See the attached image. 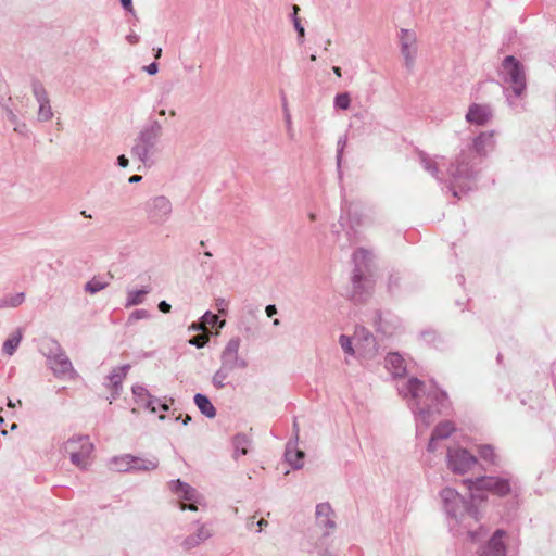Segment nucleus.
Returning <instances> with one entry per match:
<instances>
[{
    "mask_svg": "<svg viewBox=\"0 0 556 556\" xmlns=\"http://www.w3.org/2000/svg\"><path fill=\"white\" fill-rule=\"evenodd\" d=\"M443 508L448 517V527L455 534L467 533L471 541H477L479 533L472 530L473 523L479 522L480 511L465 500L455 489L444 488L440 492Z\"/></svg>",
    "mask_w": 556,
    "mask_h": 556,
    "instance_id": "obj_1",
    "label": "nucleus"
},
{
    "mask_svg": "<svg viewBox=\"0 0 556 556\" xmlns=\"http://www.w3.org/2000/svg\"><path fill=\"white\" fill-rule=\"evenodd\" d=\"M498 77L506 101L513 108L518 106L527 92V76L523 64L513 55H507L498 68Z\"/></svg>",
    "mask_w": 556,
    "mask_h": 556,
    "instance_id": "obj_2",
    "label": "nucleus"
},
{
    "mask_svg": "<svg viewBox=\"0 0 556 556\" xmlns=\"http://www.w3.org/2000/svg\"><path fill=\"white\" fill-rule=\"evenodd\" d=\"M397 390L404 399L409 400V406L416 415L417 422L428 427L433 406L431 400L427 399L429 386L417 378H410L402 386H397Z\"/></svg>",
    "mask_w": 556,
    "mask_h": 556,
    "instance_id": "obj_3",
    "label": "nucleus"
},
{
    "mask_svg": "<svg viewBox=\"0 0 556 556\" xmlns=\"http://www.w3.org/2000/svg\"><path fill=\"white\" fill-rule=\"evenodd\" d=\"M163 127L159 121H150L146 124L137 137L131 148V155L138 159L144 165L152 164V155L157 150V143L162 137Z\"/></svg>",
    "mask_w": 556,
    "mask_h": 556,
    "instance_id": "obj_4",
    "label": "nucleus"
},
{
    "mask_svg": "<svg viewBox=\"0 0 556 556\" xmlns=\"http://www.w3.org/2000/svg\"><path fill=\"white\" fill-rule=\"evenodd\" d=\"M370 260V252L361 248L353 253L354 269L352 276V292L351 299L355 303L365 302L371 294L374 283L365 277L364 268Z\"/></svg>",
    "mask_w": 556,
    "mask_h": 556,
    "instance_id": "obj_5",
    "label": "nucleus"
},
{
    "mask_svg": "<svg viewBox=\"0 0 556 556\" xmlns=\"http://www.w3.org/2000/svg\"><path fill=\"white\" fill-rule=\"evenodd\" d=\"M476 159L471 149H463L450 163L447 174L454 184L471 181L476 178L478 174Z\"/></svg>",
    "mask_w": 556,
    "mask_h": 556,
    "instance_id": "obj_6",
    "label": "nucleus"
},
{
    "mask_svg": "<svg viewBox=\"0 0 556 556\" xmlns=\"http://www.w3.org/2000/svg\"><path fill=\"white\" fill-rule=\"evenodd\" d=\"M43 355L47 358V364L49 368L52 370L54 376L56 377H65L71 376L74 377L76 375V371L72 365L71 359L66 355L63 348L60 345V343L54 340L50 339L45 345H43Z\"/></svg>",
    "mask_w": 556,
    "mask_h": 556,
    "instance_id": "obj_7",
    "label": "nucleus"
},
{
    "mask_svg": "<svg viewBox=\"0 0 556 556\" xmlns=\"http://www.w3.org/2000/svg\"><path fill=\"white\" fill-rule=\"evenodd\" d=\"M144 213L150 225L163 226L172 218V201L165 195L152 197L144 203Z\"/></svg>",
    "mask_w": 556,
    "mask_h": 556,
    "instance_id": "obj_8",
    "label": "nucleus"
},
{
    "mask_svg": "<svg viewBox=\"0 0 556 556\" xmlns=\"http://www.w3.org/2000/svg\"><path fill=\"white\" fill-rule=\"evenodd\" d=\"M63 450L70 455L72 464L81 469H86L88 458L93 451V444L90 442L88 435H75L64 443Z\"/></svg>",
    "mask_w": 556,
    "mask_h": 556,
    "instance_id": "obj_9",
    "label": "nucleus"
},
{
    "mask_svg": "<svg viewBox=\"0 0 556 556\" xmlns=\"http://www.w3.org/2000/svg\"><path fill=\"white\" fill-rule=\"evenodd\" d=\"M464 483L468 485L470 490L489 491L500 497H504L511 492L510 480L501 477H480L475 480L466 479Z\"/></svg>",
    "mask_w": 556,
    "mask_h": 556,
    "instance_id": "obj_10",
    "label": "nucleus"
},
{
    "mask_svg": "<svg viewBox=\"0 0 556 556\" xmlns=\"http://www.w3.org/2000/svg\"><path fill=\"white\" fill-rule=\"evenodd\" d=\"M241 339L239 337L231 338L220 354V369L230 376L235 369H244L248 362L239 356Z\"/></svg>",
    "mask_w": 556,
    "mask_h": 556,
    "instance_id": "obj_11",
    "label": "nucleus"
},
{
    "mask_svg": "<svg viewBox=\"0 0 556 556\" xmlns=\"http://www.w3.org/2000/svg\"><path fill=\"white\" fill-rule=\"evenodd\" d=\"M446 463L452 472L464 475L470 471L477 464V457L466 448L453 446L447 448Z\"/></svg>",
    "mask_w": 556,
    "mask_h": 556,
    "instance_id": "obj_12",
    "label": "nucleus"
},
{
    "mask_svg": "<svg viewBox=\"0 0 556 556\" xmlns=\"http://www.w3.org/2000/svg\"><path fill=\"white\" fill-rule=\"evenodd\" d=\"M401 54L404 58L405 67L412 71L418 54V39L414 30L402 28L399 31Z\"/></svg>",
    "mask_w": 556,
    "mask_h": 556,
    "instance_id": "obj_13",
    "label": "nucleus"
},
{
    "mask_svg": "<svg viewBox=\"0 0 556 556\" xmlns=\"http://www.w3.org/2000/svg\"><path fill=\"white\" fill-rule=\"evenodd\" d=\"M495 148V132L494 130L480 132L472 139L471 149L473 155L479 159L486 157L488 154Z\"/></svg>",
    "mask_w": 556,
    "mask_h": 556,
    "instance_id": "obj_14",
    "label": "nucleus"
},
{
    "mask_svg": "<svg viewBox=\"0 0 556 556\" xmlns=\"http://www.w3.org/2000/svg\"><path fill=\"white\" fill-rule=\"evenodd\" d=\"M493 117V111L488 104L472 103L469 105L465 119L476 126H485Z\"/></svg>",
    "mask_w": 556,
    "mask_h": 556,
    "instance_id": "obj_15",
    "label": "nucleus"
},
{
    "mask_svg": "<svg viewBox=\"0 0 556 556\" xmlns=\"http://www.w3.org/2000/svg\"><path fill=\"white\" fill-rule=\"evenodd\" d=\"M316 522L317 526L324 528V536H328L336 528L334 511L329 503H320L316 506Z\"/></svg>",
    "mask_w": 556,
    "mask_h": 556,
    "instance_id": "obj_16",
    "label": "nucleus"
},
{
    "mask_svg": "<svg viewBox=\"0 0 556 556\" xmlns=\"http://www.w3.org/2000/svg\"><path fill=\"white\" fill-rule=\"evenodd\" d=\"M129 369L130 365L125 364L123 366L115 367L108 376L109 383L105 386L106 388L111 389V396L113 400H116L121 395L122 383L126 378Z\"/></svg>",
    "mask_w": 556,
    "mask_h": 556,
    "instance_id": "obj_17",
    "label": "nucleus"
},
{
    "mask_svg": "<svg viewBox=\"0 0 556 556\" xmlns=\"http://www.w3.org/2000/svg\"><path fill=\"white\" fill-rule=\"evenodd\" d=\"M505 534L504 530H496L479 556H506V545L503 542Z\"/></svg>",
    "mask_w": 556,
    "mask_h": 556,
    "instance_id": "obj_18",
    "label": "nucleus"
},
{
    "mask_svg": "<svg viewBox=\"0 0 556 556\" xmlns=\"http://www.w3.org/2000/svg\"><path fill=\"white\" fill-rule=\"evenodd\" d=\"M131 391H132V394L135 397V402L139 406H142V407L151 410L152 413L156 412L155 403H160V399L151 395L146 387L140 386V384H135V386H132Z\"/></svg>",
    "mask_w": 556,
    "mask_h": 556,
    "instance_id": "obj_19",
    "label": "nucleus"
},
{
    "mask_svg": "<svg viewBox=\"0 0 556 556\" xmlns=\"http://www.w3.org/2000/svg\"><path fill=\"white\" fill-rule=\"evenodd\" d=\"M454 431L455 426L448 420L438 424L432 431L427 450L431 453L434 452L437 450L435 442L438 440H445L450 438Z\"/></svg>",
    "mask_w": 556,
    "mask_h": 556,
    "instance_id": "obj_20",
    "label": "nucleus"
},
{
    "mask_svg": "<svg viewBox=\"0 0 556 556\" xmlns=\"http://www.w3.org/2000/svg\"><path fill=\"white\" fill-rule=\"evenodd\" d=\"M170 490L185 501L199 502L200 500V494L198 491L179 479L170 482Z\"/></svg>",
    "mask_w": 556,
    "mask_h": 556,
    "instance_id": "obj_21",
    "label": "nucleus"
},
{
    "mask_svg": "<svg viewBox=\"0 0 556 556\" xmlns=\"http://www.w3.org/2000/svg\"><path fill=\"white\" fill-rule=\"evenodd\" d=\"M427 399L431 400V403L433 404L432 409L438 412H440L441 408L448 406L447 393L443 390H440L434 381H431L429 384Z\"/></svg>",
    "mask_w": 556,
    "mask_h": 556,
    "instance_id": "obj_22",
    "label": "nucleus"
},
{
    "mask_svg": "<svg viewBox=\"0 0 556 556\" xmlns=\"http://www.w3.org/2000/svg\"><path fill=\"white\" fill-rule=\"evenodd\" d=\"M384 362L386 368L393 377H402L406 372L405 361L399 353H389Z\"/></svg>",
    "mask_w": 556,
    "mask_h": 556,
    "instance_id": "obj_23",
    "label": "nucleus"
},
{
    "mask_svg": "<svg viewBox=\"0 0 556 556\" xmlns=\"http://www.w3.org/2000/svg\"><path fill=\"white\" fill-rule=\"evenodd\" d=\"M298 443L295 442H288L286 446L285 452V458L286 462L293 468V469H301L303 467V458L305 456L304 452L301 450H298Z\"/></svg>",
    "mask_w": 556,
    "mask_h": 556,
    "instance_id": "obj_24",
    "label": "nucleus"
},
{
    "mask_svg": "<svg viewBox=\"0 0 556 556\" xmlns=\"http://www.w3.org/2000/svg\"><path fill=\"white\" fill-rule=\"evenodd\" d=\"M417 155H418V160H419L421 166L424 167V169L426 172L430 173L435 179L441 181L442 178L440 177L439 164L437 161V159H439V156H435L433 159L424 151H418ZM440 159H443V156H440Z\"/></svg>",
    "mask_w": 556,
    "mask_h": 556,
    "instance_id": "obj_25",
    "label": "nucleus"
},
{
    "mask_svg": "<svg viewBox=\"0 0 556 556\" xmlns=\"http://www.w3.org/2000/svg\"><path fill=\"white\" fill-rule=\"evenodd\" d=\"M212 536L211 531L204 526L200 525L197 529V533L193 535L187 536L182 546L186 549H191L201 544L202 542L206 541Z\"/></svg>",
    "mask_w": 556,
    "mask_h": 556,
    "instance_id": "obj_26",
    "label": "nucleus"
},
{
    "mask_svg": "<svg viewBox=\"0 0 556 556\" xmlns=\"http://www.w3.org/2000/svg\"><path fill=\"white\" fill-rule=\"evenodd\" d=\"M251 439L244 433H238L232 438L233 457L238 459L240 456L247 455L251 446Z\"/></svg>",
    "mask_w": 556,
    "mask_h": 556,
    "instance_id": "obj_27",
    "label": "nucleus"
},
{
    "mask_svg": "<svg viewBox=\"0 0 556 556\" xmlns=\"http://www.w3.org/2000/svg\"><path fill=\"white\" fill-rule=\"evenodd\" d=\"M193 401L202 415L207 418H214L216 416V408L206 395L197 393L193 397Z\"/></svg>",
    "mask_w": 556,
    "mask_h": 556,
    "instance_id": "obj_28",
    "label": "nucleus"
},
{
    "mask_svg": "<svg viewBox=\"0 0 556 556\" xmlns=\"http://www.w3.org/2000/svg\"><path fill=\"white\" fill-rule=\"evenodd\" d=\"M3 111L5 112V115L8 119L13 124L14 128L13 130L22 136L27 137L29 134V129L26 125V123L20 121L17 115L14 113V111L7 104L1 105Z\"/></svg>",
    "mask_w": 556,
    "mask_h": 556,
    "instance_id": "obj_29",
    "label": "nucleus"
},
{
    "mask_svg": "<svg viewBox=\"0 0 556 556\" xmlns=\"http://www.w3.org/2000/svg\"><path fill=\"white\" fill-rule=\"evenodd\" d=\"M131 472L152 471L157 468L159 459L156 457L141 458L134 456V463H131Z\"/></svg>",
    "mask_w": 556,
    "mask_h": 556,
    "instance_id": "obj_30",
    "label": "nucleus"
},
{
    "mask_svg": "<svg viewBox=\"0 0 556 556\" xmlns=\"http://www.w3.org/2000/svg\"><path fill=\"white\" fill-rule=\"evenodd\" d=\"M131 463H134V455L131 454L115 456L111 459V465L118 472H131Z\"/></svg>",
    "mask_w": 556,
    "mask_h": 556,
    "instance_id": "obj_31",
    "label": "nucleus"
},
{
    "mask_svg": "<svg viewBox=\"0 0 556 556\" xmlns=\"http://www.w3.org/2000/svg\"><path fill=\"white\" fill-rule=\"evenodd\" d=\"M31 92L34 98L36 99L38 106L48 104L50 101L48 91L46 90L43 84L38 79L31 80Z\"/></svg>",
    "mask_w": 556,
    "mask_h": 556,
    "instance_id": "obj_32",
    "label": "nucleus"
},
{
    "mask_svg": "<svg viewBox=\"0 0 556 556\" xmlns=\"http://www.w3.org/2000/svg\"><path fill=\"white\" fill-rule=\"evenodd\" d=\"M150 292L149 287H143L140 290H128L125 307H131L144 302L146 295Z\"/></svg>",
    "mask_w": 556,
    "mask_h": 556,
    "instance_id": "obj_33",
    "label": "nucleus"
},
{
    "mask_svg": "<svg viewBox=\"0 0 556 556\" xmlns=\"http://www.w3.org/2000/svg\"><path fill=\"white\" fill-rule=\"evenodd\" d=\"M22 338H23V333H22V329H16V331L10 337L8 338L4 343H3V353L8 354V355H13L16 351V349L18 348L21 341H22Z\"/></svg>",
    "mask_w": 556,
    "mask_h": 556,
    "instance_id": "obj_34",
    "label": "nucleus"
},
{
    "mask_svg": "<svg viewBox=\"0 0 556 556\" xmlns=\"http://www.w3.org/2000/svg\"><path fill=\"white\" fill-rule=\"evenodd\" d=\"M25 301V293L18 292L15 294H9L0 300V308L17 307Z\"/></svg>",
    "mask_w": 556,
    "mask_h": 556,
    "instance_id": "obj_35",
    "label": "nucleus"
},
{
    "mask_svg": "<svg viewBox=\"0 0 556 556\" xmlns=\"http://www.w3.org/2000/svg\"><path fill=\"white\" fill-rule=\"evenodd\" d=\"M292 11L293 12L290 15V17H291L293 26H294V28H295V30L298 33V39L302 43L303 39H304V36H305V29L302 26L300 18L298 17V12L300 11V8L296 4H294L292 7Z\"/></svg>",
    "mask_w": 556,
    "mask_h": 556,
    "instance_id": "obj_36",
    "label": "nucleus"
},
{
    "mask_svg": "<svg viewBox=\"0 0 556 556\" xmlns=\"http://www.w3.org/2000/svg\"><path fill=\"white\" fill-rule=\"evenodd\" d=\"M479 456L490 464L497 465V457L492 445H481L478 450Z\"/></svg>",
    "mask_w": 556,
    "mask_h": 556,
    "instance_id": "obj_37",
    "label": "nucleus"
},
{
    "mask_svg": "<svg viewBox=\"0 0 556 556\" xmlns=\"http://www.w3.org/2000/svg\"><path fill=\"white\" fill-rule=\"evenodd\" d=\"M402 278L397 271H392L388 276L387 289L388 292L394 294L401 288Z\"/></svg>",
    "mask_w": 556,
    "mask_h": 556,
    "instance_id": "obj_38",
    "label": "nucleus"
},
{
    "mask_svg": "<svg viewBox=\"0 0 556 556\" xmlns=\"http://www.w3.org/2000/svg\"><path fill=\"white\" fill-rule=\"evenodd\" d=\"M109 286V282L102 281L100 278H92L85 285V291L94 294Z\"/></svg>",
    "mask_w": 556,
    "mask_h": 556,
    "instance_id": "obj_39",
    "label": "nucleus"
},
{
    "mask_svg": "<svg viewBox=\"0 0 556 556\" xmlns=\"http://www.w3.org/2000/svg\"><path fill=\"white\" fill-rule=\"evenodd\" d=\"M52 117H53V110L51 106V102H49L48 104L38 106L37 121L39 123H47V122L51 121Z\"/></svg>",
    "mask_w": 556,
    "mask_h": 556,
    "instance_id": "obj_40",
    "label": "nucleus"
},
{
    "mask_svg": "<svg viewBox=\"0 0 556 556\" xmlns=\"http://www.w3.org/2000/svg\"><path fill=\"white\" fill-rule=\"evenodd\" d=\"M334 106L340 110H348L351 104V98L348 92L338 93L334 97Z\"/></svg>",
    "mask_w": 556,
    "mask_h": 556,
    "instance_id": "obj_41",
    "label": "nucleus"
},
{
    "mask_svg": "<svg viewBox=\"0 0 556 556\" xmlns=\"http://www.w3.org/2000/svg\"><path fill=\"white\" fill-rule=\"evenodd\" d=\"M229 375L223 371L220 368L213 375L212 383L216 389H223L227 382Z\"/></svg>",
    "mask_w": 556,
    "mask_h": 556,
    "instance_id": "obj_42",
    "label": "nucleus"
},
{
    "mask_svg": "<svg viewBox=\"0 0 556 556\" xmlns=\"http://www.w3.org/2000/svg\"><path fill=\"white\" fill-rule=\"evenodd\" d=\"M339 343L342 348V350L344 351V353L349 354V355H354L355 351L353 349V345H352V339L351 337L349 336H345V334H341L340 338H339Z\"/></svg>",
    "mask_w": 556,
    "mask_h": 556,
    "instance_id": "obj_43",
    "label": "nucleus"
},
{
    "mask_svg": "<svg viewBox=\"0 0 556 556\" xmlns=\"http://www.w3.org/2000/svg\"><path fill=\"white\" fill-rule=\"evenodd\" d=\"M150 313L147 309H136L128 317V324H134L140 319H148Z\"/></svg>",
    "mask_w": 556,
    "mask_h": 556,
    "instance_id": "obj_44",
    "label": "nucleus"
},
{
    "mask_svg": "<svg viewBox=\"0 0 556 556\" xmlns=\"http://www.w3.org/2000/svg\"><path fill=\"white\" fill-rule=\"evenodd\" d=\"M356 334L358 337H362V339L364 340V342L368 345V346H371L372 350H375V338L374 336L367 331L365 328H361L359 330L356 331Z\"/></svg>",
    "mask_w": 556,
    "mask_h": 556,
    "instance_id": "obj_45",
    "label": "nucleus"
},
{
    "mask_svg": "<svg viewBox=\"0 0 556 556\" xmlns=\"http://www.w3.org/2000/svg\"><path fill=\"white\" fill-rule=\"evenodd\" d=\"M348 139L346 136L341 137L337 142V165L338 167L341 166L342 157H343V150L346 146Z\"/></svg>",
    "mask_w": 556,
    "mask_h": 556,
    "instance_id": "obj_46",
    "label": "nucleus"
},
{
    "mask_svg": "<svg viewBox=\"0 0 556 556\" xmlns=\"http://www.w3.org/2000/svg\"><path fill=\"white\" fill-rule=\"evenodd\" d=\"M189 344L197 346L198 349L203 348L208 342V337L205 334H198L189 339Z\"/></svg>",
    "mask_w": 556,
    "mask_h": 556,
    "instance_id": "obj_47",
    "label": "nucleus"
},
{
    "mask_svg": "<svg viewBox=\"0 0 556 556\" xmlns=\"http://www.w3.org/2000/svg\"><path fill=\"white\" fill-rule=\"evenodd\" d=\"M201 319L204 325L208 324V325L214 326L218 323V316L215 314H212L210 311L205 312Z\"/></svg>",
    "mask_w": 556,
    "mask_h": 556,
    "instance_id": "obj_48",
    "label": "nucleus"
},
{
    "mask_svg": "<svg viewBox=\"0 0 556 556\" xmlns=\"http://www.w3.org/2000/svg\"><path fill=\"white\" fill-rule=\"evenodd\" d=\"M216 307L220 314L225 315V314H227L228 302L225 299L219 298L216 300Z\"/></svg>",
    "mask_w": 556,
    "mask_h": 556,
    "instance_id": "obj_49",
    "label": "nucleus"
},
{
    "mask_svg": "<svg viewBox=\"0 0 556 556\" xmlns=\"http://www.w3.org/2000/svg\"><path fill=\"white\" fill-rule=\"evenodd\" d=\"M143 70L149 74V75H155L157 72H159V65L153 62L151 63L150 65L148 66H144Z\"/></svg>",
    "mask_w": 556,
    "mask_h": 556,
    "instance_id": "obj_50",
    "label": "nucleus"
},
{
    "mask_svg": "<svg viewBox=\"0 0 556 556\" xmlns=\"http://www.w3.org/2000/svg\"><path fill=\"white\" fill-rule=\"evenodd\" d=\"M299 432H300L299 424H298L296 418H294V420H293V440L291 442L298 443Z\"/></svg>",
    "mask_w": 556,
    "mask_h": 556,
    "instance_id": "obj_51",
    "label": "nucleus"
},
{
    "mask_svg": "<svg viewBox=\"0 0 556 556\" xmlns=\"http://www.w3.org/2000/svg\"><path fill=\"white\" fill-rule=\"evenodd\" d=\"M170 308H172L170 304H169V303H167L166 301H161V302L159 303V309H160L162 313H165V314H166V313H169V312H170Z\"/></svg>",
    "mask_w": 556,
    "mask_h": 556,
    "instance_id": "obj_52",
    "label": "nucleus"
},
{
    "mask_svg": "<svg viewBox=\"0 0 556 556\" xmlns=\"http://www.w3.org/2000/svg\"><path fill=\"white\" fill-rule=\"evenodd\" d=\"M197 503L198 502H190V504H179V508L181 510H186V509H189V510H197L198 507H197Z\"/></svg>",
    "mask_w": 556,
    "mask_h": 556,
    "instance_id": "obj_53",
    "label": "nucleus"
},
{
    "mask_svg": "<svg viewBox=\"0 0 556 556\" xmlns=\"http://www.w3.org/2000/svg\"><path fill=\"white\" fill-rule=\"evenodd\" d=\"M126 40L130 43V45H136L139 42L140 40V37L135 34V33H131L129 35L126 36Z\"/></svg>",
    "mask_w": 556,
    "mask_h": 556,
    "instance_id": "obj_54",
    "label": "nucleus"
},
{
    "mask_svg": "<svg viewBox=\"0 0 556 556\" xmlns=\"http://www.w3.org/2000/svg\"><path fill=\"white\" fill-rule=\"evenodd\" d=\"M265 312L268 317H273L274 315L277 314V308L274 304H269L266 306Z\"/></svg>",
    "mask_w": 556,
    "mask_h": 556,
    "instance_id": "obj_55",
    "label": "nucleus"
},
{
    "mask_svg": "<svg viewBox=\"0 0 556 556\" xmlns=\"http://www.w3.org/2000/svg\"><path fill=\"white\" fill-rule=\"evenodd\" d=\"M128 159L125 155H119L117 157V165L121 167H127L128 166Z\"/></svg>",
    "mask_w": 556,
    "mask_h": 556,
    "instance_id": "obj_56",
    "label": "nucleus"
},
{
    "mask_svg": "<svg viewBox=\"0 0 556 556\" xmlns=\"http://www.w3.org/2000/svg\"><path fill=\"white\" fill-rule=\"evenodd\" d=\"M119 1H121L122 7H123L126 11H129V12H132V11H134L131 0H119Z\"/></svg>",
    "mask_w": 556,
    "mask_h": 556,
    "instance_id": "obj_57",
    "label": "nucleus"
},
{
    "mask_svg": "<svg viewBox=\"0 0 556 556\" xmlns=\"http://www.w3.org/2000/svg\"><path fill=\"white\" fill-rule=\"evenodd\" d=\"M422 337L427 341H432L437 337V333L434 331H425V332H422Z\"/></svg>",
    "mask_w": 556,
    "mask_h": 556,
    "instance_id": "obj_58",
    "label": "nucleus"
},
{
    "mask_svg": "<svg viewBox=\"0 0 556 556\" xmlns=\"http://www.w3.org/2000/svg\"><path fill=\"white\" fill-rule=\"evenodd\" d=\"M189 330L191 331H199V330H204V324H198V323H193L189 326Z\"/></svg>",
    "mask_w": 556,
    "mask_h": 556,
    "instance_id": "obj_59",
    "label": "nucleus"
},
{
    "mask_svg": "<svg viewBox=\"0 0 556 556\" xmlns=\"http://www.w3.org/2000/svg\"><path fill=\"white\" fill-rule=\"evenodd\" d=\"M240 325L242 327V330L247 333H252L254 330V328L251 325L245 324L244 320H241Z\"/></svg>",
    "mask_w": 556,
    "mask_h": 556,
    "instance_id": "obj_60",
    "label": "nucleus"
},
{
    "mask_svg": "<svg viewBox=\"0 0 556 556\" xmlns=\"http://www.w3.org/2000/svg\"><path fill=\"white\" fill-rule=\"evenodd\" d=\"M141 179H142V177H141V176H139V175H132V176L129 178V180H128V181H129L130 184H137V182L141 181Z\"/></svg>",
    "mask_w": 556,
    "mask_h": 556,
    "instance_id": "obj_61",
    "label": "nucleus"
},
{
    "mask_svg": "<svg viewBox=\"0 0 556 556\" xmlns=\"http://www.w3.org/2000/svg\"><path fill=\"white\" fill-rule=\"evenodd\" d=\"M381 320H382L381 314H380V313H378V314H377V320H376L377 328H378V330H381V331L386 332V331L382 329V327H381Z\"/></svg>",
    "mask_w": 556,
    "mask_h": 556,
    "instance_id": "obj_62",
    "label": "nucleus"
},
{
    "mask_svg": "<svg viewBox=\"0 0 556 556\" xmlns=\"http://www.w3.org/2000/svg\"><path fill=\"white\" fill-rule=\"evenodd\" d=\"M153 51H154V58L155 59H160L161 55H162V48H160V47L159 48H154Z\"/></svg>",
    "mask_w": 556,
    "mask_h": 556,
    "instance_id": "obj_63",
    "label": "nucleus"
},
{
    "mask_svg": "<svg viewBox=\"0 0 556 556\" xmlns=\"http://www.w3.org/2000/svg\"><path fill=\"white\" fill-rule=\"evenodd\" d=\"M332 71L336 74V76H338V77L342 76L341 68L339 66H333Z\"/></svg>",
    "mask_w": 556,
    "mask_h": 556,
    "instance_id": "obj_64",
    "label": "nucleus"
}]
</instances>
